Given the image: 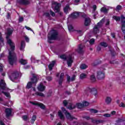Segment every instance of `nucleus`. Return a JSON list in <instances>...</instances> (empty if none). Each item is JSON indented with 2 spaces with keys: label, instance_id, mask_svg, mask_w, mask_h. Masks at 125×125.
<instances>
[{
  "label": "nucleus",
  "instance_id": "nucleus-1",
  "mask_svg": "<svg viewBox=\"0 0 125 125\" xmlns=\"http://www.w3.org/2000/svg\"><path fill=\"white\" fill-rule=\"evenodd\" d=\"M0 93H3L6 97H10L9 93L5 92L2 90H7L8 89L6 87V83L3 79L1 80L0 82Z\"/></svg>",
  "mask_w": 125,
  "mask_h": 125
},
{
  "label": "nucleus",
  "instance_id": "nucleus-2",
  "mask_svg": "<svg viewBox=\"0 0 125 125\" xmlns=\"http://www.w3.org/2000/svg\"><path fill=\"white\" fill-rule=\"evenodd\" d=\"M12 34V30H11L10 29L8 28L7 29V36H6V39H7V42L8 45H10V48L12 50V51L13 50H14L15 49V44L12 41H11L9 38V36H10Z\"/></svg>",
  "mask_w": 125,
  "mask_h": 125
},
{
  "label": "nucleus",
  "instance_id": "nucleus-3",
  "mask_svg": "<svg viewBox=\"0 0 125 125\" xmlns=\"http://www.w3.org/2000/svg\"><path fill=\"white\" fill-rule=\"evenodd\" d=\"M58 38V32L55 30L50 31V34L48 35V42L51 43V40H56Z\"/></svg>",
  "mask_w": 125,
  "mask_h": 125
},
{
  "label": "nucleus",
  "instance_id": "nucleus-4",
  "mask_svg": "<svg viewBox=\"0 0 125 125\" xmlns=\"http://www.w3.org/2000/svg\"><path fill=\"white\" fill-rule=\"evenodd\" d=\"M9 62L10 65H13L16 61L17 58H16V54L13 51H9L8 56Z\"/></svg>",
  "mask_w": 125,
  "mask_h": 125
},
{
  "label": "nucleus",
  "instance_id": "nucleus-5",
  "mask_svg": "<svg viewBox=\"0 0 125 125\" xmlns=\"http://www.w3.org/2000/svg\"><path fill=\"white\" fill-rule=\"evenodd\" d=\"M60 57L61 59H63V60H67L68 67H71V66H72V63H73V59H72V57L70 55L67 57L65 55H61Z\"/></svg>",
  "mask_w": 125,
  "mask_h": 125
},
{
  "label": "nucleus",
  "instance_id": "nucleus-6",
  "mask_svg": "<svg viewBox=\"0 0 125 125\" xmlns=\"http://www.w3.org/2000/svg\"><path fill=\"white\" fill-rule=\"evenodd\" d=\"M104 22H105V19H103L99 22L97 23V25L95 26L94 28V30L93 31V34H96L98 33H99V28L102 27L103 24H104Z\"/></svg>",
  "mask_w": 125,
  "mask_h": 125
},
{
  "label": "nucleus",
  "instance_id": "nucleus-7",
  "mask_svg": "<svg viewBox=\"0 0 125 125\" xmlns=\"http://www.w3.org/2000/svg\"><path fill=\"white\" fill-rule=\"evenodd\" d=\"M40 80V76L35 73H32V78H30V81L32 83L36 84Z\"/></svg>",
  "mask_w": 125,
  "mask_h": 125
},
{
  "label": "nucleus",
  "instance_id": "nucleus-8",
  "mask_svg": "<svg viewBox=\"0 0 125 125\" xmlns=\"http://www.w3.org/2000/svg\"><path fill=\"white\" fill-rule=\"evenodd\" d=\"M97 78L98 80H103L105 78V73L102 70H99L97 72Z\"/></svg>",
  "mask_w": 125,
  "mask_h": 125
},
{
  "label": "nucleus",
  "instance_id": "nucleus-9",
  "mask_svg": "<svg viewBox=\"0 0 125 125\" xmlns=\"http://www.w3.org/2000/svg\"><path fill=\"white\" fill-rule=\"evenodd\" d=\"M52 4L54 7V10L55 12H59L60 11V7H61V4L57 2H53Z\"/></svg>",
  "mask_w": 125,
  "mask_h": 125
},
{
  "label": "nucleus",
  "instance_id": "nucleus-10",
  "mask_svg": "<svg viewBox=\"0 0 125 125\" xmlns=\"http://www.w3.org/2000/svg\"><path fill=\"white\" fill-rule=\"evenodd\" d=\"M18 75V72H15L12 73L11 74H9V78L10 80H11V81H12V82H14V80L17 79Z\"/></svg>",
  "mask_w": 125,
  "mask_h": 125
},
{
  "label": "nucleus",
  "instance_id": "nucleus-11",
  "mask_svg": "<svg viewBox=\"0 0 125 125\" xmlns=\"http://www.w3.org/2000/svg\"><path fill=\"white\" fill-rule=\"evenodd\" d=\"M64 114L65 115L66 119L69 121H73V120L77 119V118H75V117L71 115V114H70V113L68 112L67 111L64 112Z\"/></svg>",
  "mask_w": 125,
  "mask_h": 125
},
{
  "label": "nucleus",
  "instance_id": "nucleus-12",
  "mask_svg": "<svg viewBox=\"0 0 125 125\" xmlns=\"http://www.w3.org/2000/svg\"><path fill=\"white\" fill-rule=\"evenodd\" d=\"M63 104L64 106H67L68 104H69V102L68 101L64 100L63 101ZM68 109H69V110H72L73 109H74L75 108V105L74 104H72L71 103H69V106H68Z\"/></svg>",
  "mask_w": 125,
  "mask_h": 125
},
{
  "label": "nucleus",
  "instance_id": "nucleus-13",
  "mask_svg": "<svg viewBox=\"0 0 125 125\" xmlns=\"http://www.w3.org/2000/svg\"><path fill=\"white\" fill-rule=\"evenodd\" d=\"M121 20L122 21V30L123 33L125 32V17L124 16H121Z\"/></svg>",
  "mask_w": 125,
  "mask_h": 125
},
{
  "label": "nucleus",
  "instance_id": "nucleus-14",
  "mask_svg": "<svg viewBox=\"0 0 125 125\" xmlns=\"http://www.w3.org/2000/svg\"><path fill=\"white\" fill-rule=\"evenodd\" d=\"M17 2L20 4H23V5H27L29 4L30 0H17Z\"/></svg>",
  "mask_w": 125,
  "mask_h": 125
},
{
  "label": "nucleus",
  "instance_id": "nucleus-15",
  "mask_svg": "<svg viewBox=\"0 0 125 125\" xmlns=\"http://www.w3.org/2000/svg\"><path fill=\"white\" fill-rule=\"evenodd\" d=\"M30 103H31V104H32L33 105H35L36 106H39V107H40V108H41V109H45V106H44L43 105V104H42V103H40L38 102H30Z\"/></svg>",
  "mask_w": 125,
  "mask_h": 125
},
{
  "label": "nucleus",
  "instance_id": "nucleus-16",
  "mask_svg": "<svg viewBox=\"0 0 125 125\" xmlns=\"http://www.w3.org/2000/svg\"><path fill=\"white\" fill-rule=\"evenodd\" d=\"M76 75H74L72 76V77L71 78L70 76L67 75V80L68 83H70V82H74L76 80Z\"/></svg>",
  "mask_w": 125,
  "mask_h": 125
},
{
  "label": "nucleus",
  "instance_id": "nucleus-17",
  "mask_svg": "<svg viewBox=\"0 0 125 125\" xmlns=\"http://www.w3.org/2000/svg\"><path fill=\"white\" fill-rule=\"evenodd\" d=\"M38 89L39 90V91H44L45 86L43 85L42 83H41L38 86Z\"/></svg>",
  "mask_w": 125,
  "mask_h": 125
},
{
  "label": "nucleus",
  "instance_id": "nucleus-18",
  "mask_svg": "<svg viewBox=\"0 0 125 125\" xmlns=\"http://www.w3.org/2000/svg\"><path fill=\"white\" fill-rule=\"evenodd\" d=\"M91 22V20L89 18H86L84 21V25L85 26H89L90 25V23Z\"/></svg>",
  "mask_w": 125,
  "mask_h": 125
},
{
  "label": "nucleus",
  "instance_id": "nucleus-19",
  "mask_svg": "<svg viewBox=\"0 0 125 125\" xmlns=\"http://www.w3.org/2000/svg\"><path fill=\"white\" fill-rule=\"evenodd\" d=\"M83 48H84V46L83 45H80L77 50V52L79 53H83Z\"/></svg>",
  "mask_w": 125,
  "mask_h": 125
},
{
  "label": "nucleus",
  "instance_id": "nucleus-20",
  "mask_svg": "<svg viewBox=\"0 0 125 125\" xmlns=\"http://www.w3.org/2000/svg\"><path fill=\"white\" fill-rule=\"evenodd\" d=\"M91 93L93 94V95H94L95 97H97V90L95 88H92L91 89Z\"/></svg>",
  "mask_w": 125,
  "mask_h": 125
},
{
  "label": "nucleus",
  "instance_id": "nucleus-21",
  "mask_svg": "<svg viewBox=\"0 0 125 125\" xmlns=\"http://www.w3.org/2000/svg\"><path fill=\"white\" fill-rule=\"evenodd\" d=\"M64 78V73H61L60 75V80L59 81V83L60 85H61L62 84V83L63 82V80Z\"/></svg>",
  "mask_w": 125,
  "mask_h": 125
},
{
  "label": "nucleus",
  "instance_id": "nucleus-22",
  "mask_svg": "<svg viewBox=\"0 0 125 125\" xmlns=\"http://www.w3.org/2000/svg\"><path fill=\"white\" fill-rule=\"evenodd\" d=\"M55 64V61H53L48 65V67H49L50 71H51V70H52V68H53V67H54Z\"/></svg>",
  "mask_w": 125,
  "mask_h": 125
},
{
  "label": "nucleus",
  "instance_id": "nucleus-23",
  "mask_svg": "<svg viewBox=\"0 0 125 125\" xmlns=\"http://www.w3.org/2000/svg\"><path fill=\"white\" fill-rule=\"evenodd\" d=\"M6 117H9L11 115V109L7 108L5 110Z\"/></svg>",
  "mask_w": 125,
  "mask_h": 125
},
{
  "label": "nucleus",
  "instance_id": "nucleus-24",
  "mask_svg": "<svg viewBox=\"0 0 125 125\" xmlns=\"http://www.w3.org/2000/svg\"><path fill=\"white\" fill-rule=\"evenodd\" d=\"M80 16V13L75 12L71 14L72 18H77V17H79Z\"/></svg>",
  "mask_w": 125,
  "mask_h": 125
},
{
  "label": "nucleus",
  "instance_id": "nucleus-25",
  "mask_svg": "<svg viewBox=\"0 0 125 125\" xmlns=\"http://www.w3.org/2000/svg\"><path fill=\"white\" fill-rule=\"evenodd\" d=\"M101 12H104V13H108V11H109V9L106 8L105 7H103L101 9Z\"/></svg>",
  "mask_w": 125,
  "mask_h": 125
},
{
  "label": "nucleus",
  "instance_id": "nucleus-26",
  "mask_svg": "<svg viewBox=\"0 0 125 125\" xmlns=\"http://www.w3.org/2000/svg\"><path fill=\"white\" fill-rule=\"evenodd\" d=\"M87 75L85 73H81L80 74V79L81 80H84V79H86Z\"/></svg>",
  "mask_w": 125,
  "mask_h": 125
},
{
  "label": "nucleus",
  "instance_id": "nucleus-27",
  "mask_svg": "<svg viewBox=\"0 0 125 125\" xmlns=\"http://www.w3.org/2000/svg\"><path fill=\"white\" fill-rule=\"evenodd\" d=\"M90 79L92 83H94V82L96 81V78H95V75H94V74L91 75L90 77Z\"/></svg>",
  "mask_w": 125,
  "mask_h": 125
},
{
  "label": "nucleus",
  "instance_id": "nucleus-28",
  "mask_svg": "<svg viewBox=\"0 0 125 125\" xmlns=\"http://www.w3.org/2000/svg\"><path fill=\"white\" fill-rule=\"evenodd\" d=\"M112 102V99L110 97H107L105 99V103L106 104H110L111 102Z\"/></svg>",
  "mask_w": 125,
  "mask_h": 125
},
{
  "label": "nucleus",
  "instance_id": "nucleus-29",
  "mask_svg": "<svg viewBox=\"0 0 125 125\" xmlns=\"http://www.w3.org/2000/svg\"><path fill=\"white\" fill-rule=\"evenodd\" d=\"M58 115H59V116L60 117L61 120H64V119H65V117H64V115H63V114L62 113L61 111L60 110L58 112Z\"/></svg>",
  "mask_w": 125,
  "mask_h": 125
},
{
  "label": "nucleus",
  "instance_id": "nucleus-30",
  "mask_svg": "<svg viewBox=\"0 0 125 125\" xmlns=\"http://www.w3.org/2000/svg\"><path fill=\"white\" fill-rule=\"evenodd\" d=\"M88 67V66L84 63H83V64H81V65H80V68L82 70H84V69H86V68H87Z\"/></svg>",
  "mask_w": 125,
  "mask_h": 125
},
{
  "label": "nucleus",
  "instance_id": "nucleus-31",
  "mask_svg": "<svg viewBox=\"0 0 125 125\" xmlns=\"http://www.w3.org/2000/svg\"><path fill=\"white\" fill-rule=\"evenodd\" d=\"M32 83H32L31 82H29L27 84V85L26 86V88H27V89H30V88H32Z\"/></svg>",
  "mask_w": 125,
  "mask_h": 125
},
{
  "label": "nucleus",
  "instance_id": "nucleus-32",
  "mask_svg": "<svg viewBox=\"0 0 125 125\" xmlns=\"http://www.w3.org/2000/svg\"><path fill=\"white\" fill-rule=\"evenodd\" d=\"M24 48H25V42L22 41L21 42L20 50H23Z\"/></svg>",
  "mask_w": 125,
  "mask_h": 125
},
{
  "label": "nucleus",
  "instance_id": "nucleus-33",
  "mask_svg": "<svg viewBox=\"0 0 125 125\" xmlns=\"http://www.w3.org/2000/svg\"><path fill=\"white\" fill-rule=\"evenodd\" d=\"M20 63H21V64H22V65H26V64H27V61L23 60V59H21L20 60Z\"/></svg>",
  "mask_w": 125,
  "mask_h": 125
},
{
  "label": "nucleus",
  "instance_id": "nucleus-34",
  "mask_svg": "<svg viewBox=\"0 0 125 125\" xmlns=\"http://www.w3.org/2000/svg\"><path fill=\"white\" fill-rule=\"evenodd\" d=\"M35 95L38 96H41V97H44V94L42 92H37L35 93Z\"/></svg>",
  "mask_w": 125,
  "mask_h": 125
},
{
  "label": "nucleus",
  "instance_id": "nucleus-35",
  "mask_svg": "<svg viewBox=\"0 0 125 125\" xmlns=\"http://www.w3.org/2000/svg\"><path fill=\"white\" fill-rule=\"evenodd\" d=\"M69 9H70V6H69V5H66L65 7H64V12H65V13H66V14L68 13V10H69Z\"/></svg>",
  "mask_w": 125,
  "mask_h": 125
},
{
  "label": "nucleus",
  "instance_id": "nucleus-36",
  "mask_svg": "<svg viewBox=\"0 0 125 125\" xmlns=\"http://www.w3.org/2000/svg\"><path fill=\"white\" fill-rule=\"evenodd\" d=\"M100 45H101V46H103L104 47H107V46H108V43L105 42H101L100 43Z\"/></svg>",
  "mask_w": 125,
  "mask_h": 125
},
{
  "label": "nucleus",
  "instance_id": "nucleus-37",
  "mask_svg": "<svg viewBox=\"0 0 125 125\" xmlns=\"http://www.w3.org/2000/svg\"><path fill=\"white\" fill-rule=\"evenodd\" d=\"M76 107H77L78 109H81V108H83V105L81 103H78L76 104Z\"/></svg>",
  "mask_w": 125,
  "mask_h": 125
},
{
  "label": "nucleus",
  "instance_id": "nucleus-38",
  "mask_svg": "<svg viewBox=\"0 0 125 125\" xmlns=\"http://www.w3.org/2000/svg\"><path fill=\"white\" fill-rule=\"evenodd\" d=\"M36 120H37V117L36 116V115H34L32 117L31 120V124H34V123H35V121H36Z\"/></svg>",
  "mask_w": 125,
  "mask_h": 125
},
{
  "label": "nucleus",
  "instance_id": "nucleus-39",
  "mask_svg": "<svg viewBox=\"0 0 125 125\" xmlns=\"http://www.w3.org/2000/svg\"><path fill=\"white\" fill-rule=\"evenodd\" d=\"M113 18L114 19V20H116V21H120L121 20V18H120V17L114 16L113 17Z\"/></svg>",
  "mask_w": 125,
  "mask_h": 125
},
{
  "label": "nucleus",
  "instance_id": "nucleus-40",
  "mask_svg": "<svg viewBox=\"0 0 125 125\" xmlns=\"http://www.w3.org/2000/svg\"><path fill=\"white\" fill-rule=\"evenodd\" d=\"M94 42H95V40L94 39H91V40H90V44H94Z\"/></svg>",
  "mask_w": 125,
  "mask_h": 125
},
{
  "label": "nucleus",
  "instance_id": "nucleus-41",
  "mask_svg": "<svg viewBox=\"0 0 125 125\" xmlns=\"http://www.w3.org/2000/svg\"><path fill=\"white\" fill-rule=\"evenodd\" d=\"M91 113H94L95 114H96V113H98V110L94 109H91L90 110Z\"/></svg>",
  "mask_w": 125,
  "mask_h": 125
},
{
  "label": "nucleus",
  "instance_id": "nucleus-42",
  "mask_svg": "<svg viewBox=\"0 0 125 125\" xmlns=\"http://www.w3.org/2000/svg\"><path fill=\"white\" fill-rule=\"evenodd\" d=\"M122 9V6L118 5L117 7H116V10L117 11H119V10H121Z\"/></svg>",
  "mask_w": 125,
  "mask_h": 125
},
{
  "label": "nucleus",
  "instance_id": "nucleus-43",
  "mask_svg": "<svg viewBox=\"0 0 125 125\" xmlns=\"http://www.w3.org/2000/svg\"><path fill=\"white\" fill-rule=\"evenodd\" d=\"M77 34L79 35V36H83V32L81 30H77Z\"/></svg>",
  "mask_w": 125,
  "mask_h": 125
},
{
  "label": "nucleus",
  "instance_id": "nucleus-44",
  "mask_svg": "<svg viewBox=\"0 0 125 125\" xmlns=\"http://www.w3.org/2000/svg\"><path fill=\"white\" fill-rule=\"evenodd\" d=\"M83 107L84 106H88V105L89 104L88 102H83Z\"/></svg>",
  "mask_w": 125,
  "mask_h": 125
},
{
  "label": "nucleus",
  "instance_id": "nucleus-45",
  "mask_svg": "<svg viewBox=\"0 0 125 125\" xmlns=\"http://www.w3.org/2000/svg\"><path fill=\"white\" fill-rule=\"evenodd\" d=\"M104 117H105V118H110V117H111V114L109 113L104 114Z\"/></svg>",
  "mask_w": 125,
  "mask_h": 125
},
{
  "label": "nucleus",
  "instance_id": "nucleus-46",
  "mask_svg": "<svg viewBox=\"0 0 125 125\" xmlns=\"http://www.w3.org/2000/svg\"><path fill=\"white\" fill-rule=\"evenodd\" d=\"M46 80L48 81V82H50V81H52V77L48 76L46 77Z\"/></svg>",
  "mask_w": 125,
  "mask_h": 125
},
{
  "label": "nucleus",
  "instance_id": "nucleus-47",
  "mask_svg": "<svg viewBox=\"0 0 125 125\" xmlns=\"http://www.w3.org/2000/svg\"><path fill=\"white\" fill-rule=\"evenodd\" d=\"M50 13L51 14V15L53 17H54V16H55V13H54L53 11H52V10L50 11Z\"/></svg>",
  "mask_w": 125,
  "mask_h": 125
},
{
  "label": "nucleus",
  "instance_id": "nucleus-48",
  "mask_svg": "<svg viewBox=\"0 0 125 125\" xmlns=\"http://www.w3.org/2000/svg\"><path fill=\"white\" fill-rule=\"evenodd\" d=\"M96 124H101L102 123H103V120H96L95 121Z\"/></svg>",
  "mask_w": 125,
  "mask_h": 125
},
{
  "label": "nucleus",
  "instance_id": "nucleus-49",
  "mask_svg": "<svg viewBox=\"0 0 125 125\" xmlns=\"http://www.w3.org/2000/svg\"><path fill=\"white\" fill-rule=\"evenodd\" d=\"M120 107H123V108H125V104L124 103H121L119 104Z\"/></svg>",
  "mask_w": 125,
  "mask_h": 125
},
{
  "label": "nucleus",
  "instance_id": "nucleus-50",
  "mask_svg": "<svg viewBox=\"0 0 125 125\" xmlns=\"http://www.w3.org/2000/svg\"><path fill=\"white\" fill-rule=\"evenodd\" d=\"M19 22H23V21H24V19L23 17H20L19 19Z\"/></svg>",
  "mask_w": 125,
  "mask_h": 125
},
{
  "label": "nucleus",
  "instance_id": "nucleus-51",
  "mask_svg": "<svg viewBox=\"0 0 125 125\" xmlns=\"http://www.w3.org/2000/svg\"><path fill=\"white\" fill-rule=\"evenodd\" d=\"M2 68H3V65H2V64L0 63V72L2 71Z\"/></svg>",
  "mask_w": 125,
  "mask_h": 125
},
{
  "label": "nucleus",
  "instance_id": "nucleus-52",
  "mask_svg": "<svg viewBox=\"0 0 125 125\" xmlns=\"http://www.w3.org/2000/svg\"><path fill=\"white\" fill-rule=\"evenodd\" d=\"M22 119H23V120H24V121H27V119H28V117H27V116H26V115L23 116L22 117Z\"/></svg>",
  "mask_w": 125,
  "mask_h": 125
},
{
  "label": "nucleus",
  "instance_id": "nucleus-53",
  "mask_svg": "<svg viewBox=\"0 0 125 125\" xmlns=\"http://www.w3.org/2000/svg\"><path fill=\"white\" fill-rule=\"evenodd\" d=\"M0 41L1 42H3V39H2V37H1V33H0Z\"/></svg>",
  "mask_w": 125,
  "mask_h": 125
},
{
  "label": "nucleus",
  "instance_id": "nucleus-54",
  "mask_svg": "<svg viewBox=\"0 0 125 125\" xmlns=\"http://www.w3.org/2000/svg\"><path fill=\"white\" fill-rule=\"evenodd\" d=\"M68 27L69 30H73V26H72V25H68Z\"/></svg>",
  "mask_w": 125,
  "mask_h": 125
},
{
  "label": "nucleus",
  "instance_id": "nucleus-55",
  "mask_svg": "<svg viewBox=\"0 0 125 125\" xmlns=\"http://www.w3.org/2000/svg\"><path fill=\"white\" fill-rule=\"evenodd\" d=\"M44 15L46 16V17H49L50 16V14L49 13H45Z\"/></svg>",
  "mask_w": 125,
  "mask_h": 125
},
{
  "label": "nucleus",
  "instance_id": "nucleus-56",
  "mask_svg": "<svg viewBox=\"0 0 125 125\" xmlns=\"http://www.w3.org/2000/svg\"><path fill=\"white\" fill-rule=\"evenodd\" d=\"M109 25H110V21L107 20L106 22L105 23V25L108 26Z\"/></svg>",
  "mask_w": 125,
  "mask_h": 125
},
{
  "label": "nucleus",
  "instance_id": "nucleus-57",
  "mask_svg": "<svg viewBox=\"0 0 125 125\" xmlns=\"http://www.w3.org/2000/svg\"><path fill=\"white\" fill-rule=\"evenodd\" d=\"M25 28L27 30H30V31H33V30H32V29H31V28H30V27H28V26H25Z\"/></svg>",
  "mask_w": 125,
  "mask_h": 125
},
{
  "label": "nucleus",
  "instance_id": "nucleus-58",
  "mask_svg": "<svg viewBox=\"0 0 125 125\" xmlns=\"http://www.w3.org/2000/svg\"><path fill=\"white\" fill-rule=\"evenodd\" d=\"M80 0H75L74 2H75V4H78V3H79V2H80Z\"/></svg>",
  "mask_w": 125,
  "mask_h": 125
},
{
  "label": "nucleus",
  "instance_id": "nucleus-59",
  "mask_svg": "<svg viewBox=\"0 0 125 125\" xmlns=\"http://www.w3.org/2000/svg\"><path fill=\"white\" fill-rule=\"evenodd\" d=\"M116 111H113L111 112V115H116Z\"/></svg>",
  "mask_w": 125,
  "mask_h": 125
},
{
  "label": "nucleus",
  "instance_id": "nucleus-60",
  "mask_svg": "<svg viewBox=\"0 0 125 125\" xmlns=\"http://www.w3.org/2000/svg\"><path fill=\"white\" fill-rule=\"evenodd\" d=\"M93 10L94 11H95L96 10V5H94L93 6Z\"/></svg>",
  "mask_w": 125,
  "mask_h": 125
},
{
  "label": "nucleus",
  "instance_id": "nucleus-61",
  "mask_svg": "<svg viewBox=\"0 0 125 125\" xmlns=\"http://www.w3.org/2000/svg\"><path fill=\"white\" fill-rule=\"evenodd\" d=\"M25 39L26 41V42H29V38L27 37V36L25 37Z\"/></svg>",
  "mask_w": 125,
  "mask_h": 125
},
{
  "label": "nucleus",
  "instance_id": "nucleus-62",
  "mask_svg": "<svg viewBox=\"0 0 125 125\" xmlns=\"http://www.w3.org/2000/svg\"><path fill=\"white\" fill-rule=\"evenodd\" d=\"M97 50H98L99 51L101 50V47H100V46H98L97 48Z\"/></svg>",
  "mask_w": 125,
  "mask_h": 125
},
{
  "label": "nucleus",
  "instance_id": "nucleus-63",
  "mask_svg": "<svg viewBox=\"0 0 125 125\" xmlns=\"http://www.w3.org/2000/svg\"><path fill=\"white\" fill-rule=\"evenodd\" d=\"M0 125H5V124L2 121H0Z\"/></svg>",
  "mask_w": 125,
  "mask_h": 125
},
{
  "label": "nucleus",
  "instance_id": "nucleus-64",
  "mask_svg": "<svg viewBox=\"0 0 125 125\" xmlns=\"http://www.w3.org/2000/svg\"><path fill=\"white\" fill-rule=\"evenodd\" d=\"M83 125H89L87 124V123L84 122L83 123Z\"/></svg>",
  "mask_w": 125,
  "mask_h": 125
}]
</instances>
